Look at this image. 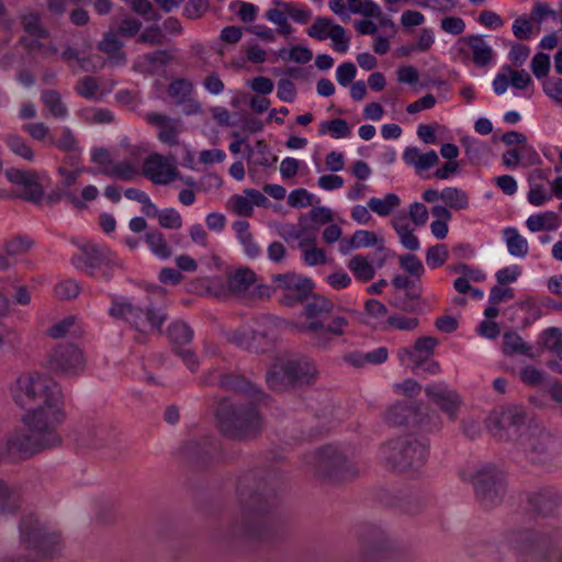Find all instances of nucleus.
I'll use <instances>...</instances> for the list:
<instances>
[{"label":"nucleus","instance_id":"nucleus-1","mask_svg":"<svg viewBox=\"0 0 562 562\" xmlns=\"http://www.w3.org/2000/svg\"><path fill=\"white\" fill-rule=\"evenodd\" d=\"M14 402L27 413L22 422L27 431H13L7 440L11 454L30 458L60 445L57 427L64 420L63 393L59 384L46 374H21L12 387Z\"/></svg>","mask_w":562,"mask_h":562},{"label":"nucleus","instance_id":"nucleus-2","mask_svg":"<svg viewBox=\"0 0 562 562\" xmlns=\"http://www.w3.org/2000/svg\"><path fill=\"white\" fill-rule=\"evenodd\" d=\"M276 477V472L262 469L250 470L239 476L236 488L238 514L229 522L224 539L252 541L266 536L269 499L274 495Z\"/></svg>","mask_w":562,"mask_h":562},{"label":"nucleus","instance_id":"nucleus-3","mask_svg":"<svg viewBox=\"0 0 562 562\" xmlns=\"http://www.w3.org/2000/svg\"><path fill=\"white\" fill-rule=\"evenodd\" d=\"M256 401L236 403L222 398L215 409L220 431L227 438L246 440L257 437L262 430V417Z\"/></svg>","mask_w":562,"mask_h":562},{"label":"nucleus","instance_id":"nucleus-4","mask_svg":"<svg viewBox=\"0 0 562 562\" xmlns=\"http://www.w3.org/2000/svg\"><path fill=\"white\" fill-rule=\"evenodd\" d=\"M318 378L319 370L315 360L301 353L278 358L266 373L268 386L277 392L295 386L313 385Z\"/></svg>","mask_w":562,"mask_h":562},{"label":"nucleus","instance_id":"nucleus-5","mask_svg":"<svg viewBox=\"0 0 562 562\" xmlns=\"http://www.w3.org/2000/svg\"><path fill=\"white\" fill-rule=\"evenodd\" d=\"M428 457L429 442L409 435L393 438L379 449L380 462L387 470L400 473L419 471Z\"/></svg>","mask_w":562,"mask_h":562},{"label":"nucleus","instance_id":"nucleus-6","mask_svg":"<svg viewBox=\"0 0 562 562\" xmlns=\"http://www.w3.org/2000/svg\"><path fill=\"white\" fill-rule=\"evenodd\" d=\"M510 543L526 561H562V529L541 527L519 530L510 536Z\"/></svg>","mask_w":562,"mask_h":562},{"label":"nucleus","instance_id":"nucleus-7","mask_svg":"<svg viewBox=\"0 0 562 562\" xmlns=\"http://www.w3.org/2000/svg\"><path fill=\"white\" fill-rule=\"evenodd\" d=\"M109 315L114 319L128 323L138 331L136 340L145 342L150 333H161V326L167 321V314L153 305L142 307L126 296H113L109 308Z\"/></svg>","mask_w":562,"mask_h":562},{"label":"nucleus","instance_id":"nucleus-8","mask_svg":"<svg viewBox=\"0 0 562 562\" xmlns=\"http://www.w3.org/2000/svg\"><path fill=\"white\" fill-rule=\"evenodd\" d=\"M475 499L479 505L490 510L499 506L506 495V479L503 471L485 464L471 475Z\"/></svg>","mask_w":562,"mask_h":562},{"label":"nucleus","instance_id":"nucleus-9","mask_svg":"<svg viewBox=\"0 0 562 562\" xmlns=\"http://www.w3.org/2000/svg\"><path fill=\"white\" fill-rule=\"evenodd\" d=\"M71 262L88 276L104 281L112 279L116 267L114 252L95 245L82 247V252L74 256Z\"/></svg>","mask_w":562,"mask_h":562},{"label":"nucleus","instance_id":"nucleus-10","mask_svg":"<svg viewBox=\"0 0 562 562\" xmlns=\"http://www.w3.org/2000/svg\"><path fill=\"white\" fill-rule=\"evenodd\" d=\"M46 368L56 375L79 376L86 369V357L75 344H56L47 353Z\"/></svg>","mask_w":562,"mask_h":562},{"label":"nucleus","instance_id":"nucleus-11","mask_svg":"<svg viewBox=\"0 0 562 562\" xmlns=\"http://www.w3.org/2000/svg\"><path fill=\"white\" fill-rule=\"evenodd\" d=\"M316 473L330 480H345L356 475V471L346 456L334 446H325L313 454Z\"/></svg>","mask_w":562,"mask_h":562},{"label":"nucleus","instance_id":"nucleus-12","mask_svg":"<svg viewBox=\"0 0 562 562\" xmlns=\"http://www.w3.org/2000/svg\"><path fill=\"white\" fill-rule=\"evenodd\" d=\"M20 531L26 547L36 550L43 557H50L59 550L60 535L48 532L33 516L21 521Z\"/></svg>","mask_w":562,"mask_h":562},{"label":"nucleus","instance_id":"nucleus-13","mask_svg":"<svg viewBox=\"0 0 562 562\" xmlns=\"http://www.w3.org/2000/svg\"><path fill=\"white\" fill-rule=\"evenodd\" d=\"M204 385L217 384L225 391L243 394L245 397L257 403H263L268 395L255 383L247 380L244 375L228 372L224 373L218 370H211L202 380Z\"/></svg>","mask_w":562,"mask_h":562},{"label":"nucleus","instance_id":"nucleus-14","mask_svg":"<svg viewBox=\"0 0 562 562\" xmlns=\"http://www.w3.org/2000/svg\"><path fill=\"white\" fill-rule=\"evenodd\" d=\"M274 291H281L280 303L285 306H294L303 303L314 290V283L310 278L295 272H285L272 276Z\"/></svg>","mask_w":562,"mask_h":562},{"label":"nucleus","instance_id":"nucleus-15","mask_svg":"<svg viewBox=\"0 0 562 562\" xmlns=\"http://www.w3.org/2000/svg\"><path fill=\"white\" fill-rule=\"evenodd\" d=\"M349 322L344 316H336L325 325L318 319L311 321L300 325L299 330L310 336V339L317 348L327 349L334 337L342 336Z\"/></svg>","mask_w":562,"mask_h":562},{"label":"nucleus","instance_id":"nucleus-16","mask_svg":"<svg viewBox=\"0 0 562 562\" xmlns=\"http://www.w3.org/2000/svg\"><path fill=\"white\" fill-rule=\"evenodd\" d=\"M306 34L317 41L330 38L334 49L338 53H346L349 47V38L346 36L345 29L335 24L333 20L324 16H317L314 23L306 30Z\"/></svg>","mask_w":562,"mask_h":562},{"label":"nucleus","instance_id":"nucleus-17","mask_svg":"<svg viewBox=\"0 0 562 562\" xmlns=\"http://www.w3.org/2000/svg\"><path fill=\"white\" fill-rule=\"evenodd\" d=\"M233 341L248 351L263 353L273 347L274 328L270 324H265L261 329L257 330H237L234 333Z\"/></svg>","mask_w":562,"mask_h":562},{"label":"nucleus","instance_id":"nucleus-18","mask_svg":"<svg viewBox=\"0 0 562 562\" xmlns=\"http://www.w3.org/2000/svg\"><path fill=\"white\" fill-rule=\"evenodd\" d=\"M426 396L436 404L440 411L449 416L451 420L458 417V411L462 403L457 391L451 390L443 382L428 384L425 387Z\"/></svg>","mask_w":562,"mask_h":562},{"label":"nucleus","instance_id":"nucleus-19","mask_svg":"<svg viewBox=\"0 0 562 562\" xmlns=\"http://www.w3.org/2000/svg\"><path fill=\"white\" fill-rule=\"evenodd\" d=\"M526 414L522 408L509 407L502 411L494 419V428L501 439L514 440L519 436L520 429L525 426Z\"/></svg>","mask_w":562,"mask_h":562},{"label":"nucleus","instance_id":"nucleus-20","mask_svg":"<svg viewBox=\"0 0 562 562\" xmlns=\"http://www.w3.org/2000/svg\"><path fill=\"white\" fill-rule=\"evenodd\" d=\"M458 53L464 57L472 54V61L480 68L486 67L493 59L494 52L482 35H468L458 41Z\"/></svg>","mask_w":562,"mask_h":562},{"label":"nucleus","instance_id":"nucleus-21","mask_svg":"<svg viewBox=\"0 0 562 562\" xmlns=\"http://www.w3.org/2000/svg\"><path fill=\"white\" fill-rule=\"evenodd\" d=\"M143 175L156 184H169L177 178L178 170L162 155L154 153L144 161Z\"/></svg>","mask_w":562,"mask_h":562},{"label":"nucleus","instance_id":"nucleus-22","mask_svg":"<svg viewBox=\"0 0 562 562\" xmlns=\"http://www.w3.org/2000/svg\"><path fill=\"white\" fill-rule=\"evenodd\" d=\"M5 177L9 182L24 188L21 198L25 201L38 203L43 198V188L38 182L35 171H25L18 168L5 170Z\"/></svg>","mask_w":562,"mask_h":562},{"label":"nucleus","instance_id":"nucleus-23","mask_svg":"<svg viewBox=\"0 0 562 562\" xmlns=\"http://www.w3.org/2000/svg\"><path fill=\"white\" fill-rule=\"evenodd\" d=\"M528 503L539 515H551L562 504V495L552 486L541 487L528 496Z\"/></svg>","mask_w":562,"mask_h":562},{"label":"nucleus","instance_id":"nucleus-24","mask_svg":"<svg viewBox=\"0 0 562 562\" xmlns=\"http://www.w3.org/2000/svg\"><path fill=\"white\" fill-rule=\"evenodd\" d=\"M124 43L114 31L104 33L102 40L98 43V49L108 56L112 66L122 67L126 64V53L122 49Z\"/></svg>","mask_w":562,"mask_h":562},{"label":"nucleus","instance_id":"nucleus-25","mask_svg":"<svg viewBox=\"0 0 562 562\" xmlns=\"http://www.w3.org/2000/svg\"><path fill=\"white\" fill-rule=\"evenodd\" d=\"M389 550L384 535L375 530L372 537L363 539L361 546V558L364 562H378L386 557Z\"/></svg>","mask_w":562,"mask_h":562},{"label":"nucleus","instance_id":"nucleus-26","mask_svg":"<svg viewBox=\"0 0 562 562\" xmlns=\"http://www.w3.org/2000/svg\"><path fill=\"white\" fill-rule=\"evenodd\" d=\"M546 179V172L542 169H536L529 176V191L527 199L530 204L540 206L552 199L550 190L546 189V187L540 182Z\"/></svg>","mask_w":562,"mask_h":562},{"label":"nucleus","instance_id":"nucleus-27","mask_svg":"<svg viewBox=\"0 0 562 562\" xmlns=\"http://www.w3.org/2000/svg\"><path fill=\"white\" fill-rule=\"evenodd\" d=\"M304 302V314L308 319L330 315L335 308V304L330 300L313 292Z\"/></svg>","mask_w":562,"mask_h":562},{"label":"nucleus","instance_id":"nucleus-28","mask_svg":"<svg viewBox=\"0 0 562 562\" xmlns=\"http://www.w3.org/2000/svg\"><path fill=\"white\" fill-rule=\"evenodd\" d=\"M255 272L248 268L238 269L227 280L228 290L236 295H245L255 286Z\"/></svg>","mask_w":562,"mask_h":562},{"label":"nucleus","instance_id":"nucleus-29","mask_svg":"<svg viewBox=\"0 0 562 562\" xmlns=\"http://www.w3.org/2000/svg\"><path fill=\"white\" fill-rule=\"evenodd\" d=\"M215 450V445L210 440H204L203 442L189 440L180 448L181 453L192 461H205Z\"/></svg>","mask_w":562,"mask_h":562},{"label":"nucleus","instance_id":"nucleus-30","mask_svg":"<svg viewBox=\"0 0 562 562\" xmlns=\"http://www.w3.org/2000/svg\"><path fill=\"white\" fill-rule=\"evenodd\" d=\"M21 25L24 32L36 38L46 40L49 36V31L42 22V14L37 11H27L20 16Z\"/></svg>","mask_w":562,"mask_h":562},{"label":"nucleus","instance_id":"nucleus-31","mask_svg":"<svg viewBox=\"0 0 562 562\" xmlns=\"http://www.w3.org/2000/svg\"><path fill=\"white\" fill-rule=\"evenodd\" d=\"M347 267L352 272L353 277L363 283L371 281L375 276L373 265L362 255L352 256Z\"/></svg>","mask_w":562,"mask_h":562},{"label":"nucleus","instance_id":"nucleus-32","mask_svg":"<svg viewBox=\"0 0 562 562\" xmlns=\"http://www.w3.org/2000/svg\"><path fill=\"white\" fill-rule=\"evenodd\" d=\"M503 351L507 356L524 355L535 358L531 347L515 331H506L503 336Z\"/></svg>","mask_w":562,"mask_h":562},{"label":"nucleus","instance_id":"nucleus-33","mask_svg":"<svg viewBox=\"0 0 562 562\" xmlns=\"http://www.w3.org/2000/svg\"><path fill=\"white\" fill-rule=\"evenodd\" d=\"M415 411L407 403H395L385 413V420L391 426H404L409 424Z\"/></svg>","mask_w":562,"mask_h":562},{"label":"nucleus","instance_id":"nucleus-34","mask_svg":"<svg viewBox=\"0 0 562 562\" xmlns=\"http://www.w3.org/2000/svg\"><path fill=\"white\" fill-rule=\"evenodd\" d=\"M526 225L531 232L555 231L559 227V216L552 211L530 215Z\"/></svg>","mask_w":562,"mask_h":562},{"label":"nucleus","instance_id":"nucleus-35","mask_svg":"<svg viewBox=\"0 0 562 562\" xmlns=\"http://www.w3.org/2000/svg\"><path fill=\"white\" fill-rule=\"evenodd\" d=\"M41 100L55 119H65L68 115V109L58 91L44 90L41 94Z\"/></svg>","mask_w":562,"mask_h":562},{"label":"nucleus","instance_id":"nucleus-36","mask_svg":"<svg viewBox=\"0 0 562 562\" xmlns=\"http://www.w3.org/2000/svg\"><path fill=\"white\" fill-rule=\"evenodd\" d=\"M145 243L153 251V254L160 259H168L172 255L171 248L168 245L165 235L157 229L150 231L145 235Z\"/></svg>","mask_w":562,"mask_h":562},{"label":"nucleus","instance_id":"nucleus-37","mask_svg":"<svg viewBox=\"0 0 562 562\" xmlns=\"http://www.w3.org/2000/svg\"><path fill=\"white\" fill-rule=\"evenodd\" d=\"M167 336L175 349L188 345L193 338V330L183 322H175L169 325Z\"/></svg>","mask_w":562,"mask_h":562},{"label":"nucleus","instance_id":"nucleus-38","mask_svg":"<svg viewBox=\"0 0 562 562\" xmlns=\"http://www.w3.org/2000/svg\"><path fill=\"white\" fill-rule=\"evenodd\" d=\"M401 204V200L395 193H387L383 199L371 198L368 201V207L380 216H389Z\"/></svg>","mask_w":562,"mask_h":562},{"label":"nucleus","instance_id":"nucleus-39","mask_svg":"<svg viewBox=\"0 0 562 562\" xmlns=\"http://www.w3.org/2000/svg\"><path fill=\"white\" fill-rule=\"evenodd\" d=\"M504 237L506 239L507 249L512 256L522 258L528 254V243L516 228H505Z\"/></svg>","mask_w":562,"mask_h":562},{"label":"nucleus","instance_id":"nucleus-40","mask_svg":"<svg viewBox=\"0 0 562 562\" xmlns=\"http://www.w3.org/2000/svg\"><path fill=\"white\" fill-rule=\"evenodd\" d=\"M106 435V427L102 424L91 423L80 432V441L91 448L101 446Z\"/></svg>","mask_w":562,"mask_h":562},{"label":"nucleus","instance_id":"nucleus-41","mask_svg":"<svg viewBox=\"0 0 562 562\" xmlns=\"http://www.w3.org/2000/svg\"><path fill=\"white\" fill-rule=\"evenodd\" d=\"M272 4L281 8H285L288 18L300 24H306L312 18V11L305 5L296 2H285L282 0H272Z\"/></svg>","mask_w":562,"mask_h":562},{"label":"nucleus","instance_id":"nucleus-42","mask_svg":"<svg viewBox=\"0 0 562 562\" xmlns=\"http://www.w3.org/2000/svg\"><path fill=\"white\" fill-rule=\"evenodd\" d=\"M266 18L277 25L278 34L288 36L293 32V27L288 22V12H285V8L274 5V8H270L266 12Z\"/></svg>","mask_w":562,"mask_h":562},{"label":"nucleus","instance_id":"nucleus-43","mask_svg":"<svg viewBox=\"0 0 562 562\" xmlns=\"http://www.w3.org/2000/svg\"><path fill=\"white\" fill-rule=\"evenodd\" d=\"M447 205L454 210H464L469 205V198L467 193L458 188L448 187L440 192Z\"/></svg>","mask_w":562,"mask_h":562},{"label":"nucleus","instance_id":"nucleus-44","mask_svg":"<svg viewBox=\"0 0 562 562\" xmlns=\"http://www.w3.org/2000/svg\"><path fill=\"white\" fill-rule=\"evenodd\" d=\"M419 296L420 294L418 291L411 290L404 294L396 295L392 301V305L398 310L414 313L420 308Z\"/></svg>","mask_w":562,"mask_h":562},{"label":"nucleus","instance_id":"nucleus-45","mask_svg":"<svg viewBox=\"0 0 562 562\" xmlns=\"http://www.w3.org/2000/svg\"><path fill=\"white\" fill-rule=\"evenodd\" d=\"M353 238L357 249L376 246L378 251L382 252L385 250L384 239L379 238L374 232L364 229L356 231Z\"/></svg>","mask_w":562,"mask_h":562},{"label":"nucleus","instance_id":"nucleus-46","mask_svg":"<svg viewBox=\"0 0 562 562\" xmlns=\"http://www.w3.org/2000/svg\"><path fill=\"white\" fill-rule=\"evenodd\" d=\"M544 348L562 361V329L550 327L542 333Z\"/></svg>","mask_w":562,"mask_h":562},{"label":"nucleus","instance_id":"nucleus-47","mask_svg":"<svg viewBox=\"0 0 562 562\" xmlns=\"http://www.w3.org/2000/svg\"><path fill=\"white\" fill-rule=\"evenodd\" d=\"M99 172L106 177L117 178L124 181H130L137 175L135 167L130 162H119L112 168L105 167Z\"/></svg>","mask_w":562,"mask_h":562},{"label":"nucleus","instance_id":"nucleus-48","mask_svg":"<svg viewBox=\"0 0 562 562\" xmlns=\"http://www.w3.org/2000/svg\"><path fill=\"white\" fill-rule=\"evenodd\" d=\"M5 144L16 156H20L29 161L33 160L34 153L23 137L16 134L8 135L5 138Z\"/></svg>","mask_w":562,"mask_h":562},{"label":"nucleus","instance_id":"nucleus-49","mask_svg":"<svg viewBox=\"0 0 562 562\" xmlns=\"http://www.w3.org/2000/svg\"><path fill=\"white\" fill-rule=\"evenodd\" d=\"M329 132L335 138L347 137L350 134L348 123L342 119H333L323 121L319 125V134L323 135Z\"/></svg>","mask_w":562,"mask_h":562},{"label":"nucleus","instance_id":"nucleus-50","mask_svg":"<svg viewBox=\"0 0 562 562\" xmlns=\"http://www.w3.org/2000/svg\"><path fill=\"white\" fill-rule=\"evenodd\" d=\"M449 257L447 246L437 244L427 249L426 263L429 268L436 269L443 266Z\"/></svg>","mask_w":562,"mask_h":562},{"label":"nucleus","instance_id":"nucleus-51","mask_svg":"<svg viewBox=\"0 0 562 562\" xmlns=\"http://www.w3.org/2000/svg\"><path fill=\"white\" fill-rule=\"evenodd\" d=\"M193 90L192 83L184 78L172 81L168 87V94L177 99L178 102L184 101Z\"/></svg>","mask_w":562,"mask_h":562},{"label":"nucleus","instance_id":"nucleus-52","mask_svg":"<svg viewBox=\"0 0 562 562\" xmlns=\"http://www.w3.org/2000/svg\"><path fill=\"white\" fill-rule=\"evenodd\" d=\"M158 222L161 227L167 229H179L182 227V217L180 213L172 207L160 211Z\"/></svg>","mask_w":562,"mask_h":562},{"label":"nucleus","instance_id":"nucleus-53","mask_svg":"<svg viewBox=\"0 0 562 562\" xmlns=\"http://www.w3.org/2000/svg\"><path fill=\"white\" fill-rule=\"evenodd\" d=\"M14 491L4 481L0 480V513H10L16 509Z\"/></svg>","mask_w":562,"mask_h":562},{"label":"nucleus","instance_id":"nucleus-54","mask_svg":"<svg viewBox=\"0 0 562 562\" xmlns=\"http://www.w3.org/2000/svg\"><path fill=\"white\" fill-rule=\"evenodd\" d=\"M400 266L411 276L419 279L424 272L425 268L423 262L413 254H406L400 257Z\"/></svg>","mask_w":562,"mask_h":562},{"label":"nucleus","instance_id":"nucleus-55","mask_svg":"<svg viewBox=\"0 0 562 562\" xmlns=\"http://www.w3.org/2000/svg\"><path fill=\"white\" fill-rule=\"evenodd\" d=\"M99 83L94 77L86 76L75 86V91L85 99H95Z\"/></svg>","mask_w":562,"mask_h":562},{"label":"nucleus","instance_id":"nucleus-56","mask_svg":"<svg viewBox=\"0 0 562 562\" xmlns=\"http://www.w3.org/2000/svg\"><path fill=\"white\" fill-rule=\"evenodd\" d=\"M228 203L231 210L238 216L249 217L254 213L252 203L246 194L245 196L235 194Z\"/></svg>","mask_w":562,"mask_h":562},{"label":"nucleus","instance_id":"nucleus-57","mask_svg":"<svg viewBox=\"0 0 562 562\" xmlns=\"http://www.w3.org/2000/svg\"><path fill=\"white\" fill-rule=\"evenodd\" d=\"M136 42L149 44L151 46L162 45L165 42V35L158 25H150L138 35Z\"/></svg>","mask_w":562,"mask_h":562},{"label":"nucleus","instance_id":"nucleus-58","mask_svg":"<svg viewBox=\"0 0 562 562\" xmlns=\"http://www.w3.org/2000/svg\"><path fill=\"white\" fill-rule=\"evenodd\" d=\"M520 380L528 386H539L544 381V372L533 366H525L520 370Z\"/></svg>","mask_w":562,"mask_h":562},{"label":"nucleus","instance_id":"nucleus-59","mask_svg":"<svg viewBox=\"0 0 562 562\" xmlns=\"http://www.w3.org/2000/svg\"><path fill=\"white\" fill-rule=\"evenodd\" d=\"M75 321L76 318L74 316H67L64 319L55 323L46 330L47 336L53 339L66 337L70 329L74 327Z\"/></svg>","mask_w":562,"mask_h":562},{"label":"nucleus","instance_id":"nucleus-60","mask_svg":"<svg viewBox=\"0 0 562 562\" xmlns=\"http://www.w3.org/2000/svg\"><path fill=\"white\" fill-rule=\"evenodd\" d=\"M54 292L59 300H70L79 294L80 288L75 280L68 279L56 284Z\"/></svg>","mask_w":562,"mask_h":562},{"label":"nucleus","instance_id":"nucleus-61","mask_svg":"<svg viewBox=\"0 0 562 562\" xmlns=\"http://www.w3.org/2000/svg\"><path fill=\"white\" fill-rule=\"evenodd\" d=\"M32 244V240L27 237L16 236L5 244V254L9 257H15L26 252Z\"/></svg>","mask_w":562,"mask_h":562},{"label":"nucleus","instance_id":"nucleus-62","mask_svg":"<svg viewBox=\"0 0 562 562\" xmlns=\"http://www.w3.org/2000/svg\"><path fill=\"white\" fill-rule=\"evenodd\" d=\"M386 323L391 328L397 330H414L417 328L419 321L417 317H406L394 314L387 318Z\"/></svg>","mask_w":562,"mask_h":562},{"label":"nucleus","instance_id":"nucleus-63","mask_svg":"<svg viewBox=\"0 0 562 562\" xmlns=\"http://www.w3.org/2000/svg\"><path fill=\"white\" fill-rule=\"evenodd\" d=\"M210 7L209 0H189L183 9V15L191 20L200 19Z\"/></svg>","mask_w":562,"mask_h":562},{"label":"nucleus","instance_id":"nucleus-64","mask_svg":"<svg viewBox=\"0 0 562 562\" xmlns=\"http://www.w3.org/2000/svg\"><path fill=\"white\" fill-rule=\"evenodd\" d=\"M543 91L549 98H551L555 102L562 104V79L561 78L547 79L543 82Z\"/></svg>","mask_w":562,"mask_h":562}]
</instances>
